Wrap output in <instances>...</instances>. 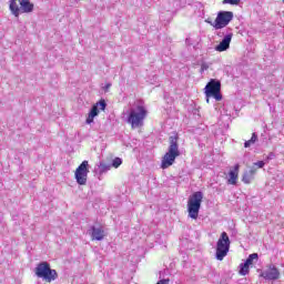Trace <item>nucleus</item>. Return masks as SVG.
I'll list each match as a JSON object with an SVG mask.
<instances>
[{
  "label": "nucleus",
  "mask_w": 284,
  "mask_h": 284,
  "mask_svg": "<svg viewBox=\"0 0 284 284\" xmlns=\"http://www.w3.org/2000/svg\"><path fill=\"white\" fill-rule=\"evenodd\" d=\"M91 239L92 241H103L105 239V231L101 227L91 226Z\"/></svg>",
  "instance_id": "14"
},
{
  "label": "nucleus",
  "mask_w": 284,
  "mask_h": 284,
  "mask_svg": "<svg viewBox=\"0 0 284 284\" xmlns=\"http://www.w3.org/2000/svg\"><path fill=\"white\" fill-rule=\"evenodd\" d=\"M97 170L99 171L100 174H103V172H108V170H110V166L103 163H100Z\"/></svg>",
  "instance_id": "20"
},
{
  "label": "nucleus",
  "mask_w": 284,
  "mask_h": 284,
  "mask_svg": "<svg viewBox=\"0 0 284 284\" xmlns=\"http://www.w3.org/2000/svg\"><path fill=\"white\" fill-rule=\"evenodd\" d=\"M145 116H148V110H145V106L136 105L130 110L128 123H130L133 129L141 128L143 125V121H145Z\"/></svg>",
  "instance_id": "2"
},
{
  "label": "nucleus",
  "mask_w": 284,
  "mask_h": 284,
  "mask_svg": "<svg viewBox=\"0 0 284 284\" xmlns=\"http://www.w3.org/2000/svg\"><path fill=\"white\" fill-rule=\"evenodd\" d=\"M255 174H256V170H254V169L246 171L242 178L243 183H245V184L252 183V181H254Z\"/></svg>",
  "instance_id": "16"
},
{
  "label": "nucleus",
  "mask_w": 284,
  "mask_h": 284,
  "mask_svg": "<svg viewBox=\"0 0 284 284\" xmlns=\"http://www.w3.org/2000/svg\"><path fill=\"white\" fill-rule=\"evenodd\" d=\"M240 168L241 166L239 164H235L234 169L229 172V179H227L229 185H236V183L239 182Z\"/></svg>",
  "instance_id": "13"
},
{
  "label": "nucleus",
  "mask_w": 284,
  "mask_h": 284,
  "mask_svg": "<svg viewBox=\"0 0 284 284\" xmlns=\"http://www.w3.org/2000/svg\"><path fill=\"white\" fill-rule=\"evenodd\" d=\"M261 276L265 278V281H276L278 276H281V273L275 266H270L262 272Z\"/></svg>",
  "instance_id": "11"
},
{
  "label": "nucleus",
  "mask_w": 284,
  "mask_h": 284,
  "mask_svg": "<svg viewBox=\"0 0 284 284\" xmlns=\"http://www.w3.org/2000/svg\"><path fill=\"white\" fill-rule=\"evenodd\" d=\"M217 37H220L221 42L215 47L216 52H227L230 50V43L234 37V32L231 28H226L217 31Z\"/></svg>",
  "instance_id": "5"
},
{
  "label": "nucleus",
  "mask_w": 284,
  "mask_h": 284,
  "mask_svg": "<svg viewBox=\"0 0 284 284\" xmlns=\"http://www.w3.org/2000/svg\"><path fill=\"white\" fill-rule=\"evenodd\" d=\"M156 284H170V278L160 280Z\"/></svg>",
  "instance_id": "25"
},
{
  "label": "nucleus",
  "mask_w": 284,
  "mask_h": 284,
  "mask_svg": "<svg viewBox=\"0 0 284 284\" xmlns=\"http://www.w3.org/2000/svg\"><path fill=\"white\" fill-rule=\"evenodd\" d=\"M240 274L242 276H247V274H250V264H247L246 262L242 263L240 265Z\"/></svg>",
  "instance_id": "17"
},
{
  "label": "nucleus",
  "mask_w": 284,
  "mask_h": 284,
  "mask_svg": "<svg viewBox=\"0 0 284 284\" xmlns=\"http://www.w3.org/2000/svg\"><path fill=\"white\" fill-rule=\"evenodd\" d=\"M258 141V135L256 133H253L251 139L244 142V148H251V145H254Z\"/></svg>",
  "instance_id": "18"
},
{
  "label": "nucleus",
  "mask_w": 284,
  "mask_h": 284,
  "mask_svg": "<svg viewBox=\"0 0 284 284\" xmlns=\"http://www.w3.org/2000/svg\"><path fill=\"white\" fill-rule=\"evenodd\" d=\"M256 258H258V254L257 253H253V254L248 255V257L245 261L246 265H252V263H254V261Z\"/></svg>",
  "instance_id": "19"
},
{
  "label": "nucleus",
  "mask_w": 284,
  "mask_h": 284,
  "mask_svg": "<svg viewBox=\"0 0 284 284\" xmlns=\"http://www.w3.org/2000/svg\"><path fill=\"white\" fill-rule=\"evenodd\" d=\"M230 236L227 235V233L222 232L216 243L215 258L217 261H223V258L227 256V252H230Z\"/></svg>",
  "instance_id": "4"
},
{
  "label": "nucleus",
  "mask_w": 284,
  "mask_h": 284,
  "mask_svg": "<svg viewBox=\"0 0 284 284\" xmlns=\"http://www.w3.org/2000/svg\"><path fill=\"white\" fill-rule=\"evenodd\" d=\"M105 108H108V103H105V100H100L98 103H95L91 108V110H90V112L88 114L85 123L88 125H90L91 123H94V118L99 116V109L103 111V110H105Z\"/></svg>",
  "instance_id": "10"
},
{
  "label": "nucleus",
  "mask_w": 284,
  "mask_h": 284,
  "mask_svg": "<svg viewBox=\"0 0 284 284\" xmlns=\"http://www.w3.org/2000/svg\"><path fill=\"white\" fill-rule=\"evenodd\" d=\"M205 95L207 99H215V101H222L223 95L221 94V81L211 80L205 87Z\"/></svg>",
  "instance_id": "8"
},
{
  "label": "nucleus",
  "mask_w": 284,
  "mask_h": 284,
  "mask_svg": "<svg viewBox=\"0 0 284 284\" xmlns=\"http://www.w3.org/2000/svg\"><path fill=\"white\" fill-rule=\"evenodd\" d=\"M206 70H210V63L202 62L201 63V69H200L201 74H203V72H206Z\"/></svg>",
  "instance_id": "21"
},
{
  "label": "nucleus",
  "mask_w": 284,
  "mask_h": 284,
  "mask_svg": "<svg viewBox=\"0 0 284 284\" xmlns=\"http://www.w3.org/2000/svg\"><path fill=\"white\" fill-rule=\"evenodd\" d=\"M111 85H112V84H106V85H105L106 90H108V88H111Z\"/></svg>",
  "instance_id": "27"
},
{
  "label": "nucleus",
  "mask_w": 284,
  "mask_h": 284,
  "mask_svg": "<svg viewBox=\"0 0 284 284\" xmlns=\"http://www.w3.org/2000/svg\"><path fill=\"white\" fill-rule=\"evenodd\" d=\"M122 163H123V160H121V158H115V159L112 161V166H113V168H119Z\"/></svg>",
  "instance_id": "22"
},
{
  "label": "nucleus",
  "mask_w": 284,
  "mask_h": 284,
  "mask_svg": "<svg viewBox=\"0 0 284 284\" xmlns=\"http://www.w3.org/2000/svg\"><path fill=\"white\" fill-rule=\"evenodd\" d=\"M201 203H203V192L197 191L193 193L187 201L189 217L196 221L199 219V212L201 211Z\"/></svg>",
  "instance_id": "3"
},
{
  "label": "nucleus",
  "mask_w": 284,
  "mask_h": 284,
  "mask_svg": "<svg viewBox=\"0 0 284 284\" xmlns=\"http://www.w3.org/2000/svg\"><path fill=\"white\" fill-rule=\"evenodd\" d=\"M254 165H256V168H265V162L264 161H257L254 163Z\"/></svg>",
  "instance_id": "24"
},
{
  "label": "nucleus",
  "mask_w": 284,
  "mask_h": 284,
  "mask_svg": "<svg viewBox=\"0 0 284 284\" xmlns=\"http://www.w3.org/2000/svg\"><path fill=\"white\" fill-rule=\"evenodd\" d=\"M36 276L43 278L47 283H52V281L57 280V271L50 268L48 262H42L36 267Z\"/></svg>",
  "instance_id": "6"
},
{
  "label": "nucleus",
  "mask_w": 284,
  "mask_h": 284,
  "mask_svg": "<svg viewBox=\"0 0 284 284\" xmlns=\"http://www.w3.org/2000/svg\"><path fill=\"white\" fill-rule=\"evenodd\" d=\"M241 0H224L223 3H229L230 6H239Z\"/></svg>",
  "instance_id": "23"
},
{
  "label": "nucleus",
  "mask_w": 284,
  "mask_h": 284,
  "mask_svg": "<svg viewBox=\"0 0 284 284\" xmlns=\"http://www.w3.org/2000/svg\"><path fill=\"white\" fill-rule=\"evenodd\" d=\"M20 6V14L30 13L34 10V4L30 0H18Z\"/></svg>",
  "instance_id": "12"
},
{
  "label": "nucleus",
  "mask_w": 284,
  "mask_h": 284,
  "mask_svg": "<svg viewBox=\"0 0 284 284\" xmlns=\"http://www.w3.org/2000/svg\"><path fill=\"white\" fill-rule=\"evenodd\" d=\"M234 19V13L232 11H220L211 26L214 30H225L230 22Z\"/></svg>",
  "instance_id": "7"
},
{
  "label": "nucleus",
  "mask_w": 284,
  "mask_h": 284,
  "mask_svg": "<svg viewBox=\"0 0 284 284\" xmlns=\"http://www.w3.org/2000/svg\"><path fill=\"white\" fill-rule=\"evenodd\" d=\"M178 156H181V151H179V138L174 135L170 138L169 151L162 158L161 169L168 170V168L174 165Z\"/></svg>",
  "instance_id": "1"
},
{
  "label": "nucleus",
  "mask_w": 284,
  "mask_h": 284,
  "mask_svg": "<svg viewBox=\"0 0 284 284\" xmlns=\"http://www.w3.org/2000/svg\"><path fill=\"white\" fill-rule=\"evenodd\" d=\"M88 161H83L75 170L78 185H85L88 183Z\"/></svg>",
  "instance_id": "9"
},
{
  "label": "nucleus",
  "mask_w": 284,
  "mask_h": 284,
  "mask_svg": "<svg viewBox=\"0 0 284 284\" xmlns=\"http://www.w3.org/2000/svg\"><path fill=\"white\" fill-rule=\"evenodd\" d=\"M206 103H210V98L206 97Z\"/></svg>",
  "instance_id": "28"
},
{
  "label": "nucleus",
  "mask_w": 284,
  "mask_h": 284,
  "mask_svg": "<svg viewBox=\"0 0 284 284\" xmlns=\"http://www.w3.org/2000/svg\"><path fill=\"white\" fill-rule=\"evenodd\" d=\"M21 7L17 3V0H10L9 10L13 14V17H19L21 14Z\"/></svg>",
  "instance_id": "15"
},
{
  "label": "nucleus",
  "mask_w": 284,
  "mask_h": 284,
  "mask_svg": "<svg viewBox=\"0 0 284 284\" xmlns=\"http://www.w3.org/2000/svg\"><path fill=\"white\" fill-rule=\"evenodd\" d=\"M272 156H274V154H270L268 156H267V161H270V159H272Z\"/></svg>",
  "instance_id": "26"
}]
</instances>
